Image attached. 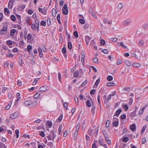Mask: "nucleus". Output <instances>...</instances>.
Instances as JSON below:
<instances>
[{
	"label": "nucleus",
	"instance_id": "nucleus-1",
	"mask_svg": "<svg viewBox=\"0 0 148 148\" xmlns=\"http://www.w3.org/2000/svg\"><path fill=\"white\" fill-rule=\"evenodd\" d=\"M8 31L7 25H6L3 26V29L0 30V34L2 35L7 33Z\"/></svg>",
	"mask_w": 148,
	"mask_h": 148
},
{
	"label": "nucleus",
	"instance_id": "nucleus-2",
	"mask_svg": "<svg viewBox=\"0 0 148 148\" xmlns=\"http://www.w3.org/2000/svg\"><path fill=\"white\" fill-rule=\"evenodd\" d=\"M62 11L63 14L64 15H66L68 14V9L66 4L64 5V7L62 8Z\"/></svg>",
	"mask_w": 148,
	"mask_h": 148
},
{
	"label": "nucleus",
	"instance_id": "nucleus-3",
	"mask_svg": "<svg viewBox=\"0 0 148 148\" xmlns=\"http://www.w3.org/2000/svg\"><path fill=\"white\" fill-rule=\"evenodd\" d=\"M113 124L116 127L119 124L118 119L116 118H114L113 119Z\"/></svg>",
	"mask_w": 148,
	"mask_h": 148
},
{
	"label": "nucleus",
	"instance_id": "nucleus-4",
	"mask_svg": "<svg viewBox=\"0 0 148 148\" xmlns=\"http://www.w3.org/2000/svg\"><path fill=\"white\" fill-rule=\"evenodd\" d=\"M49 88L47 86H41L40 87L39 91L41 92H45L48 90Z\"/></svg>",
	"mask_w": 148,
	"mask_h": 148
},
{
	"label": "nucleus",
	"instance_id": "nucleus-5",
	"mask_svg": "<svg viewBox=\"0 0 148 148\" xmlns=\"http://www.w3.org/2000/svg\"><path fill=\"white\" fill-rule=\"evenodd\" d=\"M19 115V113L18 112H15L13 114L10 116V118L12 119H14L17 118Z\"/></svg>",
	"mask_w": 148,
	"mask_h": 148
},
{
	"label": "nucleus",
	"instance_id": "nucleus-6",
	"mask_svg": "<svg viewBox=\"0 0 148 148\" xmlns=\"http://www.w3.org/2000/svg\"><path fill=\"white\" fill-rule=\"evenodd\" d=\"M91 38L88 35L85 36V39L86 42V44L87 46L88 45L90 40L91 39Z\"/></svg>",
	"mask_w": 148,
	"mask_h": 148
},
{
	"label": "nucleus",
	"instance_id": "nucleus-7",
	"mask_svg": "<svg viewBox=\"0 0 148 148\" xmlns=\"http://www.w3.org/2000/svg\"><path fill=\"white\" fill-rule=\"evenodd\" d=\"M32 101L31 100H27L23 103V105L25 106H28L32 105Z\"/></svg>",
	"mask_w": 148,
	"mask_h": 148
},
{
	"label": "nucleus",
	"instance_id": "nucleus-8",
	"mask_svg": "<svg viewBox=\"0 0 148 148\" xmlns=\"http://www.w3.org/2000/svg\"><path fill=\"white\" fill-rule=\"evenodd\" d=\"M42 92L40 91H38L34 95V97L35 99L40 98L41 97L40 95Z\"/></svg>",
	"mask_w": 148,
	"mask_h": 148
},
{
	"label": "nucleus",
	"instance_id": "nucleus-9",
	"mask_svg": "<svg viewBox=\"0 0 148 148\" xmlns=\"http://www.w3.org/2000/svg\"><path fill=\"white\" fill-rule=\"evenodd\" d=\"M25 8V5H21L17 8V10L18 11H21Z\"/></svg>",
	"mask_w": 148,
	"mask_h": 148
},
{
	"label": "nucleus",
	"instance_id": "nucleus-10",
	"mask_svg": "<svg viewBox=\"0 0 148 148\" xmlns=\"http://www.w3.org/2000/svg\"><path fill=\"white\" fill-rule=\"evenodd\" d=\"M112 95L110 94L108 96L107 98H106L104 99V102L105 103H107L111 99Z\"/></svg>",
	"mask_w": 148,
	"mask_h": 148
},
{
	"label": "nucleus",
	"instance_id": "nucleus-11",
	"mask_svg": "<svg viewBox=\"0 0 148 148\" xmlns=\"http://www.w3.org/2000/svg\"><path fill=\"white\" fill-rule=\"evenodd\" d=\"M4 13L7 16L9 15V11L8 8H5L4 9Z\"/></svg>",
	"mask_w": 148,
	"mask_h": 148
},
{
	"label": "nucleus",
	"instance_id": "nucleus-12",
	"mask_svg": "<svg viewBox=\"0 0 148 148\" xmlns=\"http://www.w3.org/2000/svg\"><path fill=\"white\" fill-rule=\"evenodd\" d=\"M16 31V30L14 29H12L11 30L10 32V35L11 37L14 36L15 34V33Z\"/></svg>",
	"mask_w": 148,
	"mask_h": 148
},
{
	"label": "nucleus",
	"instance_id": "nucleus-13",
	"mask_svg": "<svg viewBox=\"0 0 148 148\" xmlns=\"http://www.w3.org/2000/svg\"><path fill=\"white\" fill-rule=\"evenodd\" d=\"M98 131H99V130H98V129H97V128L95 129L94 130V131L93 132V135L94 136H97V135Z\"/></svg>",
	"mask_w": 148,
	"mask_h": 148
},
{
	"label": "nucleus",
	"instance_id": "nucleus-14",
	"mask_svg": "<svg viewBox=\"0 0 148 148\" xmlns=\"http://www.w3.org/2000/svg\"><path fill=\"white\" fill-rule=\"evenodd\" d=\"M104 141V140L103 138H99V144L101 145H102L104 144H103V143Z\"/></svg>",
	"mask_w": 148,
	"mask_h": 148
},
{
	"label": "nucleus",
	"instance_id": "nucleus-15",
	"mask_svg": "<svg viewBox=\"0 0 148 148\" xmlns=\"http://www.w3.org/2000/svg\"><path fill=\"white\" fill-rule=\"evenodd\" d=\"M50 134H51V135L52 136L53 138L52 140L53 141L54 139L56 136V134L53 130L51 131Z\"/></svg>",
	"mask_w": 148,
	"mask_h": 148
},
{
	"label": "nucleus",
	"instance_id": "nucleus-16",
	"mask_svg": "<svg viewBox=\"0 0 148 148\" xmlns=\"http://www.w3.org/2000/svg\"><path fill=\"white\" fill-rule=\"evenodd\" d=\"M56 13L57 12L56 11V9L54 8H53L52 10V16H53L55 17L56 15Z\"/></svg>",
	"mask_w": 148,
	"mask_h": 148
},
{
	"label": "nucleus",
	"instance_id": "nucleus-17",
	"mask_svg": "<svg viewBox=\"0 0 148 148\" xmlns=\"http://www.w3.org/2000/svg\"><path fill=\"white\" fill-rule=\"evenodd\" d=\"M130 22L128 20H126L124 21L123 25L124 26H128L130 24Z\"/></svg>",
	"mask_w": 148,
	"mask_h": 148
},
{
	"label": "nucleus",
	"instance_id": "nucleus-18",
	"mask_svg": "<svg viewBox=\"0 0 148 148\" xmlns=\"http://www.w3.org/2000/svg\"><path fill=\"white\" fill-rule=\"evenodd\" d=\"M132 65L133 66L135 67H138L140 66V64L137 62H134L132 64Z\"/></svg>",
	"mask_w": 148,
	"mask_h": 148
},
{
	"label": "nucleus",
	"instance_id": "nucleus-19",
	"mask_svg": "<svg viewBox=\"0 0 148 148\" xmlns=\"http://www.w3.org/2000/svg\"><path fill=\"white\" fill-rule=\"evenodd\" d=\"M35 25L36 26V28L37 29L38 31V28L39 26V21L38 20H35Z\"/></svg>",
	"mask_w": 148,
	"mask_h": 148
},
{
	"label": "nucleus",
	"instance_id": "nucleus-20",
	"mask_svg": "<svg viewBox=\"0 0 148 148\" xmlns=\"http://www.w3.org/2000/svg\"><path fill=\"white\" fill-rule=\"evenodd\" d=\"M39 11L41 12L42 14H46V12L44 10H43L42 8H39L38 9Z\"/></svg>",
	"mask_w": 148,
	"mask_h": 148
},
{
	"label": "nucleus",
	"instance_id": "nucleus-21",
	"mask_svg": "<svg viewBox=\"0 0 148 148\" xmlns=\"http://www.w3.org/2000/svg\"><path fill=\"white\" fill-rule=\"evenodd\" d=\"M136 128V125L134 124H133L131 125L130 127V129L133 131H134Z\"/></svg>",
	"mask_w": 148,
	"mask_h": 148
},
{
	"label": "nucleus",
	"instance_id": "nucleus-22",
	"mask_svg": "<svg viewBox=\"0 0 148 148\" xmlns=\"http://www.w3.org/2000/svg\"><path fill=\"white\" fill-rule=\"evenodd\" d=\"M46 124L49 127H51L52 126V123L51 121H48L47 123Z\"/></svg>",
	"mask_w": 148,
	"mask_h": 148
},
{
	"label": "nucleus",
	"instance_id": "nucleus-23",
	"mask_svg": "<svg viewBox=\"0 0 148 148\" xmlns=\"http://www.w3.org/2000/svg\"><path fill=\"white\" fill-rule=\"evenodd\" d=\"M62 128V125H60L59 126L58 129V132L59 135H60L61 133Z\"/></svg>",
	"mask_w": 148,
	"mask_h": 148
},
{
	"label": "nucleus",
	"instance_id": "nucleus-24",
	"mask_svg": "<svg viewBox=\"0 0 148 148\" xmlns=\"http://www.w3.org/2000/svg\"><path fill=\"white\" fill-rule=\"evenodd\" d=\"M115 84L114 83L108 82L107 83V86H113L115 85Z\"/></svg>",
	"mask_w": 148,
	"mask_h": 148
},
{
	"label": "nucleus",
	"instance_id": "nucleus-25",
	"mask_svg": "<svg viewBox=\"0 0 148 148\" xmlns=\"http://www.w3.org/2000/svg\"><path fill=\"white\" fill-rule=\"evenodd\" d=\"M125 63L127 65L130 66L132 64L131 62L128 60H126L125 61Z\"/></svg>",
	"mask_w": 148,
	"mask_h": 148
},
{
	"label": "nucleus",
	"instance_id": "nucleus-26",
	"mask_svg": "<svg viewBox=\"0 0 148 148\" xmlns=\"http://www.w3.org/2000/svg\"><path fill=\"white\" fill-rule=\"evenodd\" d=\"M93 131V129L90 128L88 131V133L89 135L91 136Z\"/></svg>",
	"mask_w": 148,
	"mask_h": 148
},
{
	"label": "nucleus",
	"instance_id": "nucleus-27",
	"mask_svg": "<svg viewBox=\"0 0 148 148\" xmlns=\"http://www.w3.org/2000/svg\"><path fill=\"white\" fill-rule=\"evenodd\" d=\"M37 102L35 101H32V105H31V107H33V106H36L37 104Z\"/></svg>",
	"mask_w": 148,
	"mask_h": 148
},
{
	"label": "nucleus",
	"instance_id": "nucleus-28",
	"mask_svg": "<svg viewBox=\"0 0 148 148\" xmlns=\"http://www.w3.org/2000/svg\"><path fill=\"white\" fill-rule=\"evenodd\" d=\"M122 111V110L121 109H119L117 110L115 113V114L118 116L120 114Z\"/></svg>",
	"mask_w": 148,
	"mask_h": 148
},
{
	"label": "nucleus",
	"instance_id": "nucleus-29",
	"mask_svg": "<svg viewBox=\"0 0 148 148\" xmlns=\"http://www.w3.org/2000/svg\"><path fill=\"white\" fill-rule=\"evenodd\" d=\"M6 146L5 144L1 142L0 143V148H6Z\"/></svg>",
	"mask_w": 148,
	"mask_h": 148
},
{
	"label": "nucleus",
	"instance_id": "nucleus-30",
	"mask_svg": "<svg viewBox=\"0 0 148 148\" xmlns=\"http://www.w3.org/2000/svg\"><path fill=\"white\" fill-rule=\"evenodd\" d=\"M32 49V47L31 45H28L27 47V49L28 51H30V50Z\"/></svg>",
	"mask_w": 148,
	"mask_h": 148
},
{
	"label": "nucleus",
	"instance_id": "nucleus-31",
	"mask_svg": "<svg viewBox=\"0 0 148 148\" xmlns=\"http://www.w3.org/2000/svg\"><path fill=\"white\" fill-rule=\"evenodd\" d=\"M62 117H63V115L62 114H61L59 117V118H58V119H57V121L58 122H59V121H61L62 119Z\"/></svg>",
	"mask_w": 148,
	"mask_h": 148
},
{
	"label": "nucleus",
	"instance_id": "nucleus-32",
	"mask_svg": "<svg viewBox=\"0 0 148 148\" xmlns=\"http://www.w3.org/2000/svg\"><path fill=\"white\" fill-rule=\"evenodd\" d=\"M123 7V4H122V3H119L118 6V7L119 9H121Z\"/></svg>",
	"mask_w": 148,
	"mask_h": 148
},
{
	"label": "nucleus",
	"instance_id": "nucleus-33",
	"mask_svg": "<svg viewBox=\"0 0 148 148\" xmlns=\"http://www.w3.org/2000/svg\"><path fill=\"white\" fill-rule=\"evenodd\" d=\"M86 106L88 107H90L91 106V103L90 101L89 100H88L86 103Z\"/></svg>",
	"mask_w": 148,
	"mask_h": 148
},
{
	"label": "nucleus",
	"instance_id": "nucleus-34",
	"mask_svg": "<svg viewBox=\"0 0 148 148\" xmlns=\"http://www.w3.org/2000/svg\"><path fill=\"white\" fill-rule=\"evenodd\" d=\"M123 109L126 111H127L128 109V108L126 104H124L122 106Z\"/></svg>",
	"mask_w": 148,
	"mask_h": 148
},
{
	"label": "nucleus",
	"instance_id": "nucleus-35",
	"mask_svg": "<svg viewBox=\"0 0 148 148\" xmlns=\"http://www.w3.org/2000/svg\"><path fill=\"white\" fill-rule=\"evenodd\" d=\"M40 25L43 26H45L46 25V22L45 21H41L40 23Z\"/></svg>",
	"mask_w": 148,
	"mask_h": 148
},
{
	"label": "nucleus",
	"instance_id": "nucleus-36",
	"mask_svg": "<svg viewBox=\"0 0 148 148\" xmlns=\"http://www.w3.org/2000/svg\"><path fill=\"white\" fill-rule=\"evenodd\" d=\"M73 35L75 37L77 38L78 37V34L77 31H75L73 33Z\"/></svg>",
	"mask_w": 148,
	"mask_h": 148
},
{
	"label": "nucleus",
	"instance_id": "nucleus-37",
	"mask_svg": "<svg viewBox=\"0 0 148 148\" xmlns=\"http://www.w3.org/2000/svg\"><path fill=\"white\" fill-rule=\"evenodd\" d=\"M74 76L75 77H78V71L76 70L73 73Z\"/></svg>",
	"mask_w": 148,
	"mask_h": 148
},
{
	"label": "nucleus",
	"instance_id": "nucleus-38",
	"mask_svg": "<svg viewBox=\"0 0 148 148\" xmlns=\"http://www.w3.org/2000/svg\"><path fill=\"white\" fill-rule=\"evenodd\" d=\"M68 47L69 49H71L72 48V43L70 42H69L68 44Z\"/></svg>",
	"mask_w": 148,
	"mask_h": 148
},
{
	"label": "nucleus",
	"instance_id": "nucleus-39",
	"mask_svg": "<svg viewBox=\"0 0 148 148\" xmlns=\"http://www.w3.org/2000/svg\"><path fill=\"white\" fill-rule=\"evenodd\" d=\"M85 59V55L84 54H82V58H81V61L83 63H84V61Z\"/></svg>",
	"mask_w": 148,
	"mask_h": 148
},
{
	"label": "nucleus",
	"instance_id": "nucleus-40",
	"mask_svg": "<svg viewBox=\"0 0 148 148\" xmlns=\"http://www.w3.org/2000/svg\"><path fill=\"white\" fill-rule=\"evenodd\" d=\"M36 26L35 25V24H32L31 28L32 29L34 30H35L36 29Z\"/></svg>",
	"mask_w": 148,
	"mask_h": 148
},
{
	"label": "nucleus",
	"instance_id": "nucleus-41",
	"mask_svg": "<svg viewBox=\"0 0 148 148\" xmlns=\"http://www.w3.org/2000/svg\"><path fill=\"white\" fill-rule=\"evenodd\" d=\"M129 140V138L127 137H124L123 139V141L125 142H127Z\"/></svg>",
	"mask_w": 148,
	"mask_h": 148
},
{
	"label": "nucleus",
	"instance_id": "nucleus-42",
	"mask_svg": "<svg viewBox=\"0 0 148 148\" xmlns=\"http://www.w3.org/2000/svg\"><path fill=\"white\" fill-rule=\"evenodd\" d=\"M17 98V101H19L20 99V94L18 92L16 94Z\"/></svg>",
	"mask_w": 148,
	"mask_h": 148
},
{
	"label": "nucleus",
	"instance_id": "nucleus-43",
	"mask_svg": "<svg viewBox=\"0 0 148 148\" xmlns=\"http://www.w3.org/2000/svg\"><path fill=\"white\" fill-rule=\"evenodd\" d=\"M129 105H131L132 104V103H133V99L132 98L130 97L129 98Z\"/></svg>",
	"mask_w": 148,
	"mask_h": 148
},
{
	"label": "nucleus",
	"instance_id": "nucleus-44",
	"mask_svg": "<svg viewBox=\"0 0 148 148\" xmlns=\"http://www.w3.org/2000/svg\"><path fill=\"white\" fill-rule=\"evenodd\" d=\"M39 132H40V134L39 135L40 136H41L42 137H44L45 136V133L44 132H43L42 131H39Z\"/></svg>",
	"mask_w": 148,
	"mask_h": 148
},
{
	"label": "nucleus",
	"instance_id": "nucleus-45",
	"mask_svg": "<svg viewBox=\"0 0 148 148\" xmlns=\"http://www.w3.org/2000/svg\"><path fill=\"white\" fill-rule=\"evenodd\" d=\"M78 134V132H75L74 134V139L76 140L77 139V136Z\"/></svg>",
	"mask_w": 148,
	"mask_h": 148
},
{
	"label": "nucleus",
	"instance_id": "nucleus-46",
	"mask_svg": "<svg viewBox=\"0 0 148 148\" xmlns=\"http://www.w3.org/2000/svg\"><path fill=\"white\" fill-rule=\"evenodd\" d=\"M120 45H119L120 46H122L125 49L127 48V46L124 45L123 43V42H121L119 43Z\"/></svg>",
	"mask_w": 148,
	"mask_h": 148
},
{
	"label": "nucleus",
	"instance_id": "nucleus-47",
	"mask_svg": "<svg viewBox=\"0 0 148 148\" xmlns=\"http://www.w3.org/2000/svg\"><path fill=\"white\" fill-rule=\"evenodd\" d=\"M11 18L12 20L13 21H15L16 19L15 16L13 15H12L11 16Z\"/></svg>",
	"mask_w": 148,
	"mask_h": 148
},
{
	"label": "nucleus",
	"instance_id": "nucleus-48",
	"mask_svg": "<svg viewBox=\"0 0 148 148\" xmlns=\"http://www.w3.org/2000/svg\"><path fill=\"white\" fill-rule=\"evenodd\" d=\"M144 109H145V107L143 108L142 109H140V110L139 112V115H140L143 114V111L144 110Z\"/></svg>",
	"mask_w": 148,
	"mask_h": 148
},
{
	"label": "nucleus",
	"instance_id": "nucleus-49",
	"mask_svg": "<svg viewBox=\"0 0 148 148\" xmlns=\"http://www.w3.org/2000/svg\"><path fill=\"white\" fill-rule=\"evenodd\" d=\"M32 17L35 20H37V17H36V14L35 13H34L32 15Z\"/></svg>",
	"mask_w": 148,
	"mask_h": 148
},
{
	"label": "nucleus",
	"instance_id": "nucleus-50",
	"mask_svg": "<svg viewBox=\"0 0 148 148\" xmlns=\"http://www.w3.org/2000/svg\"><path fill=\"white\" fill-rule=\"evenodd\" d=\"M47 24L49 26L51 24V21L50 18H48L47 19Z\"/></svg>",
	"mask_w": 148,
	"mask_h": 148
},
{
	"label": "nucleus",
	"instance_id": "nucleus-51",
	"mask_svg": "<svg viewBox=\"0 0 148 148\" xmlns=\"http://www.w3.org/2000/svg\"><path fill=\"white\" fill-rule=\"evenodd\" d=\"M47 145L50 147H52L53 146V143L51 142H49L47 144Z\"/></svg>",
	"mask_w": 148,
	"mask_h": 148
},
{
	"label": "nucleus",
	"instance_id": "nucleus-52",
	"mask_svg": "<svg viewBox=\"0 0 148 148\" xmlns=\"http://www.w3.org/2000/svg\"><path fill=\"white\" fill-rule=\"evenodd\" d=\"M87 82V80H85L82 83V84L81 86H85Z\"/></svg>",
	"mask_w": 148,
	"mask_h": 148
},
{
	"label": "nucleus",
	"instance_id": "nucleus-53",
	"mask_svg": "<svg viewBox=\"0 0 148 148\" xmlns=\"http://www.w3.org/2000/svg\"><path fill=\"white\" fill-rule=\"evenodd\" d=\"M112 79H113V77L112 76H111V75L109 76L107 78V79L108 81H111L112 80Z\"/></svg>",
	"mask_w": 148,
	"mask_h": 148
},
{
	"label": "nucleus",
	"instance_id": "nucleus-54",
	"mask_svg": "<svg viewBox=\"0 0 148 148\" xmlns=\"http://www.w3.org/2000/svg\"><path fill=\"white\" fill-rule=\"evenodd\" d=\"M95 107L94 106H93L92 105V107L91 108V111L92 112V113L93 114H94L95 112Z\"/></svg>",
	"mask_w": 148,
	"mask_h": 148
},
{
	"label": "nucleus",
	"instance_id": "nucleus-55",
	"mask_svg": "<svg viewBox=\"0 0 148 148\" xmlns=\"http://www.w3.org/2000/svg\"><path fill=\"white\" fill-rule=\"evenodd\" d=\"M93 62L95 63H97L98 62V58L97 57H95L93 59Z\"/></svg>",
	"mask_w": 148,
	"mask_h": 148
},
{
	"label": "nucleus",
	"instance_id": "nucleus-56",
	"mask_svg": "<svg viewBox=\"0 0 148 148\" xmlns=\"http://www.w3.org/2000/svg\"><path fill=\"white\" fill-rule=\"evenodd\" d=\"M79 22L80 23L83 24H84L85 23V21L84 20L82 19H79Z\"/></svg>",
	"mask_w": 148,
	"mask_h": 148
},
{
	"label": "nucleus",
	"instance_id": "nucleus-57",
	"mask_svg": "<svg viewBox=\"0 0 148 148\" xmlns=\"http://www.w3.org/2000/svg\"><path fill=\"white\" fill-rule=\"evenodd\" d=\"M14 55L13 54H11V53H8L6 55V56L7 57H13Z\"/></svg>",
	"mask_w": 148,
	"mask_h": 148
},
{
	"label": "nucleus",
	"instance_id": "nucleus-58",
	"mask_svg": "<svg viewBox=\"0 0 148 148\" xmlns=\"http://www.w3.org/2000/svg\"><path fill=\"white\" fill-rule=\"evenodd\" d=\"M32 37V35L31 34L29 33L27 36V38L28 40H30Z\"/></svg>",
	"mask_w": 148,
	"mask_h": 148
},
{
	"label": "nucleus",
	"instance_id": "nucleus-59",
	"mask_svg": "<svg viewBox=\"0 0 148 148\" xmlns=\"http://www.w3.org/2000/svg\"><path fill=\"white\" fill-rule=\"evenodd\" d=\"M18 59H19V63L20 64H21L22 65L23 61H22L21 57H19Z\"/></svg>",
	"mask_w": 148,
	"mask_h": 148
},
{
	"label": "nucleus",
	"instance_id": "nucleus-60",
	"mask_svg": "<svg viewBox=\"0 0 148 148\" xmlns=\"http://www.w3.org/2000/svg\"><path fill=\"white\" fill-rule=\"evenodd\" d=\"M61 75L60 73H58V78L60 82H61Z\"/></svg>",
	"mask_w": 148,
	"mask_h": 148
},
{
	"label": "nucleus",
	"instance_id": "nucleus-61",
	"mask_svg": "<svg viewBox=\"0 0 148 148\" xmlns=\"http://www.w3.org/2000/svg\"><path fill=\"white\" fill-rule=\"evenodd\" d=\"M100 79H97L96 80V81L95 83V84L96 86H97L99 84V82H100Z\"/></svg>",
	"mask_w": 148,
	"mask_h": 148
},
{
	"label": "nucleus",
	"instance_id": "nucleus-62",
	"mask_svg": "<svg viewBox=\"0 0 148 148\" xmlns=\"http://www.w3.org/2000/svg\"><path fill=\"white\" fill-rule=\"evenodd\" d=\"M62 51L63 53L65 54L66 52V48L63 47L62 49Z\"/></svg>",
	"mask_w": 148,
	"mask_h": 148
},
{
	"label": "nucleus",
	"instance_id": "nucleus-63",
	"mask_svg": "<svg viewBox=\"0 0 148 148\" xmlns=\"http://www.w3.org/2000/svg\"><path fill=\"white\" fill-rule=\"evenodd\" d=\"M89 27V25L88 24L86 23L84 26V29H87Z\"/></svg>",
	"mask_w": 148,
	"mask_h": 148
},
{
	"label": "nucleus",
	"instance_id": "nucleus-64",
	"mask_svg": "<svg viewBox=\"0 0 148 148\" xmlns=\"http://www.w3.org/2000/svg\"><path fill=\"white\" fill-rule=\"evenodd\" d=\"M130 87H128L126 88H124L123 90L126 91H129L130 90Z\"/></svg>",
	"mask_w": 148,
	"mask_h": 148
}]
</instances>
